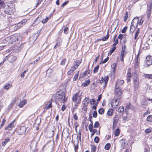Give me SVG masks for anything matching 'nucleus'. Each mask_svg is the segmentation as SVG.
<instances>
[{
  "instance_id": "nucleus-1",
  "label": "nucleus",
  "mask_w": 152,
  "mask_h": 152,
  "mask_svg": "<svg viewBox=\"0 0 152 152\" xmlns=\"http://www.w3.org/2000/svg\"><path fill=\"white\" fill-rule=\"evenodd\" d=\"M65 93L64 91L57 92L53 96L52 99H55L56 101L64 103L67 101V98H65Z\"/></svg>"
},
{
  "instance_id": "nucleus-2",
  "label": "nucleus",
  "mask_w": 152,
  "mask_h": 152,
  "mask_svg": "<svg viewBox=\"0 0 152 152\" xmlns=\"http://www.w3.org/2000/svg\"><path fill=\"white\" fill-rule=\"evenodd\" d=\"M6 7L4 11L7 14L11 15L15 11V7L12 5H11L10 6L7 5V6H6Z\"/></svg>"
},
{
  "instance_id": "nucleus-3",
  "label": "nucleus",
  "mask_w": 152,
  "mask_h": 152,
  "mask_svg": "<svg viewBox=\"0 0 152 152\" xmlns=\"http://www.w3.org/2000/svg\"><path fill=\"white\" fill-rule=\"evenodd\" d=\"M81 100V95H79V92H77L74 94L72 97V100L74 102H77V104H79Z\"/></svg>"
},
{
  "instance_id": "nucleus-4",
  "label": "nucleus",
  "mask_w": 152,
  "mask_h": 152,
  "mask_svg": "<svg viewBox=\"0 0 152 152\" xmlns=\"http://www.w3.org/2000/svg\"><path fill=\"white\" fill-rule=\"evenodd\" d=\"M10 39L11 41L13 42H18L19 40H20L21 38L20 35L17 34L11 35Z\"/></svg>"
},
{
  "instance_id": "nucleus-5",
  "label": "nucleus",
  "mask_w": 152,
  "mask_h": 152,
  "mask_svg": "<svg viewBox=\"0 0 152 152\" xmlns=\"http://www.w3.org/2000/svg\"><path fill=\"white\" fill-rule=\"evenodd\" d=\"M108 80V76H105L104 78L102 77L101 80H99V83L102 84L103 83V87L104 88H105L106 86Z\"/></svg>"
},
{
  "instance_id": "nucleus-6",
  "label": "nucleus",
  "mask_w": 152,
  "mask_h": 152,
  "mask_svg": "<svg viewBox=\"0 0 152 152\" xmlns=\"http://www.w3.org/2000/svg\"><path fill=\"white\" fill-rule=\"evenodd\" d=\"M115 94L116 96L120 99L121 98V95L122 94V91H121L119 87L115 86Z\"/></svg>"
},
{
  "instance_id": "nucleus-7",
  "label": "nucleus",
  "mask_w": 152,
  "mask_h": 152,
  "mask_svg": "<svg viewBox=\"0 0 152 152\" xmlns=\"http://www.w3.org/2000/svg\"><path fill=\"white\" fill-rule=\"evenodd\" d=\"M119 99H113L112 100V102L111 103V105L112 107L113 108H116L117 106L118 105L119 103Z\"/></svg>"
},
{
  "instance_id": "nucleus-8",
  "label": "nucleus",
  "mask_w": 152,
  "mask_h": 152,
  "mask_svg": "<svg viewBox=\"0 0 152 152\" xmlns=\"http://www.w3.org/2000/svg\"><path fill=\"white\" fill-rule=\"evenodd\" d=\"M26 129L25 127L23 126L18 129L17 132L19 134L22 135L25 134Z\"/></svg>"
},
{
  "instance_id": "nucleus-9",
  "label": "nucleus",
  "mask_w": 152,
  "mask_h": 152,
  "mask_svg": "<svg viewBox=\"0 0 152 152\" xmlns=\"http://www.w3.org/2000/svg\"><path fill=\"white\" fill-rule=\"evenodd\" d=\"M146 63L148 66L152 64V57L150 56H148L146 58Z\"/></svg>"
},
{
  "instance_id": "nucleus-10",
  "label": "nucleus",
  "mask_w": 152,
  "mask_h": 152,
  "mask_svg": "<svg viewBox=\"0 0 152 152\" xmlns=\"http://www.w3.org/2000/svg\"><path fill=\"white\" fill-rule=\"evenodd\" d=\"M15 120L13 121L5 128V130L9 131L11 130L15 127L14 122Z\"/></svg>"
},
{
  "instance_id": "nucleus-11",
  "label": "nucleus",
  "mask_w": 152,
  "mask_h": 152,
  "mask_svg": "<svg viewBox=\"0 0 152 152\" xmlns=\"http://www.w3.org/2000/svg\"><path fill=\"white\" fill-rule=\"evenodd\" d=\"M27 20L24 19L18 23L16 26H15L16 29H18L22 26L23 25L25 24V23L27 22Z\"/></svg>"
},
{
  "instance_id": "nucleus-12",
  "label": "nucleus",
  "mask_w": 152,
  "mask_h": 152,
  "mask_svg": "<svg viewBox=\"0 0 152 152\" xmlns=\"http://www.w3.org/2000/svg\"><path fill=\"white\" fill-rule=\"evenodd\" d=\"M152 7V5L151 4L149 7H148L146 11L147 17L148 19H149L150 18L151 14V10Z\"/></svg>"
},
{
  "instance_id": "nucleus-13",
  "label": "nucleus",
  "mask_w": 152,
  "mask_h": 152,
  "mask_svg": "<svg viewBox=\"0 0 152 152\" xmlns=\"http://www.w3.org/2000/svg\"><path fill=\"white\" fill-rule=\"evenodd\" d=\"M124 83V80L119 79H118L116 81L115 86L119 87L120 86L122 85Z\"/></svg>"
},
{
  "instance_id": "nucleus-14",
  "label": "nucleus",
  "mask_w": 152,
  "mask_h": 152,
  "mask_svg": "<svg viewBox=\"0 0 152 152\" xmlns=\"http://www.w3.org/2000/svg\"><path fill=\"white\" fill-rule=\"evenodd\" d=\"M41 19V17H38L37 18H36L35 19L34 22L32 24V25L33 26H34L38 25L40 22V19Z\"/></svg>"
},
{
  "instance_id": "nucleus-15",
  "label": "nucleus",
  "mask_w": 152,
  "mask_h": 152,
  "mask_svg": "<svg viewBox=\"0 0 152 152\" xmlns=\"http://www.w3.org/2000/svg\"><path fill=\"white\" fill-rule=\"evenodd\" d=\"M37 142L35 141H32L30 145V148L33 150H34L36 149Z\"/></svg>"
},
{
  "instance_id": "nucleus-16",
  "label": "nucleus",
  "mask_w": 152,
  "mask_h": 152,
  "mask_svg": "<svg viewBox=\"0 0 152 152\" xmlns=\"http://www.w3.org/2000/svg\"><path fill=\"white\" fill-rule=\"evenodd\" d=\"M119 120V116L118 115H116L114 117L113 122V128L114 127V125H116Z\"/></svg>"
},
{
  "instance_id": "nucleus-17",
  "label": "nucleus",
  "mask_w": 152,
  "mask_h": 152,
  "mask_svg": "<svg viewBox=\"0 0 152 152\" xmlns=\"http://www.w3.org/2000/svg\"><path fill=\"white\" fill-rule=\"evenodd\" d=\"M139 61L138 60V58L135 60V62L134 64V67L135 69H137L139 67Z\"/></svg>"
},
{
  "instance_id": "nucleus-18",
  "label": "nucleus",
  "mask_w": 152,
  "mask_h": 152,
  "mask_svg": "<svg viewBox=\"0 0 152 152\" xmlns=\"http://www.w3.org/2000/svg\"><path fill=\"white\" fill-rule=\"evenodd\" d=\"M63 134L67 138L69 135V130L68 129H66L63 130Z\"/></svg>"
},
{
  "instance_id": "nucleus-19",
  "label": "nucleus",
  "mask_w": 152,
  "mask_h": 152,
  "mask_svg": "<svg viewBox=\"0 0 152 152\" xmlns=\"http://www.w3.org/2000/svg\"><path fill=\"white\" fill-rule=\"evenodd\" d=\"M138 21H139V19L138 18H135L132 20L131 25L132 26H134V28H135V26H134V23H135V24H137V22H138Z\"/></svg>"
},
{
  "instance_id": "nucleus-20",
  "label": "nucleus",
  "mask_w": 152,
  "mask_h": 152,
  "mask_svg": "<svg viewBox=\"0 0 152 152\" xmlns=\"http://www.w3.org/2000/svg\"><path fill=\"white\" fill-rule=\"evenodd\" d=\"M81 63V60H77L75 62L73 66L77 68Z\"/></svg>"
},
{
  "instance_id": "nucleus-21",
  "label": "nucleus",
  "mask_w": 152,
  "mask_h": 152,
  "mask_svg": "<svg viewBox=\"0 0 152 152\" xmlns=\"http://www.w3.org/2000/svg\"><path fill=\"white\" fill-rule=\"evenodd\" d=\"M89 99V98L87 97H86L83 101V106H85L86 107H87L88 103L89 102L87 100Z\"/></svg>"
},
{
  "instance_id": "nucleus-22",
  "label": "nucleus",
  "mask_w": 152,
  "mask_h": 152,
  "mask_svg": "<svg viewBox=\"0 0 152 152\" xmlns=\"http://www.w3.org/2000/svg\"><path fill=\"white\" fill-rule=\"evenodd\" d=\"M26 104V101L25 100L20 102L18 104V106L20 108H21L23 107Z\"/></svg>"
},
{
  "instance_id": "nucleus-23",
  "label": "nucleus",
  "mask_w": 152,
  "mask_h": 152,
  "mask_svg": "<svg viewBox=\"0 0 152 152\" xmlns=\"http://www.w3.org/2000/svg\"><path fill=\"white\" fill-rule=\"evenodd\" d=\"M90 83V80H87L85 81L84 82H83L82 83V85L84 87L87 86L89 85Z\"/></svg>"
},
{
  "instance_id": "nucleus-24",
  "label": "nucleus",
  "mask_w": 152,
  "mask_h": 152,
  "mask_svg": "<svg viewBox=\"0 0 152 152\" xmlns=\"http://www.w3.org/2000/svg\"><path fill=\"white\" fill-rule=\"evenodd\" d=\"M126 49V46L125 45L123 46L122 48L121 51V53L126 54L127 52Z\"/></svg>"
},
{
  "instance_id": "nucleus-25",
  "label": "nucleus",
  "mask_w": 152,
  "mask_h": 152,
  "mask_svg": "<svg viewBox=\"0 0 152 152\" xmlns=\"http://www.w3.org/2000/svg\"><path fill=\"white\" fill-rule=\"evenodd\" d=\"M143 77L145 78H148V79H152V74H144Z\"/></svg>"
},
{
  "instance_id": "nucleus-26",
  "label": "nucleus",
  "mask_w": 152,
  "mask_h": 152,
  "mask_svg": "<svg viewBox=\"0 0 152 152\" xmlns=\"http://www.w3.org/2000/svg\"><path fill=\"white\" fill-rule=\"evenodd\" d=\"M120 133V130L119 129H115L114 134L116 136H118L119 135Z\"/></svg>"
},
{
  "instance_id": "nucleus-27",
  "label": "nucleus",
  "mask_w": 152,
  "mask_h": 152,
  "mask_svg": "<svg viewBox=\"0 0 152 152\" xmlns=\"http://www.w3.org/2000/svg\"><path fill=\"white\" fill-rule=\"evenodd\" d=\"M113 114V110L112 109H110L107 112V115L109 116H111Z\"/></svg>"
},
{
  "instance_id": "nucleus-28",
  "label": "nucleus",
  "mask_w": 152,
  "mask_h": 152,
  "mask_svg": "<svg viewBox=\"0 0 152 152\" xmlns=\"http://www.w3.org/2000/svg\"><path fill=\"white\" fill-rule=\"evenodd\" d=\"M124 107L123 106H121L118 110V112L119 113H122L124 111Z\"/></svg>"
},
{
  "instance_id": "nucleus-29",
  "label": "nucleus",
  "mask_w": 152,
  "mask_h": 152,
  "mask_svg": "<svg viewBox=\"0 0 152 152\" xmlns=\"http://www.w3.org/2000/svg\"><path fill=\"white\" fill-rule=\"evenodd\" d=\"M11 86H12V85L7 83L4 86V88L5 89L8 90L9 88H10Z\"/></svg>"
},
{
  "instance_id": "nucleus-30",
  "label": "nucleus",
  "mask_w": 152,
  "mask_h": 152,
  "mask_svg": "<svg viewBox=\"0 0 152 152\" xmlns=\"http://www.w3.org/2000/svg\"><path fill=\"white\" fill-rule=\"evenodd\" d=\"M148 104V102H147V100L145 99H143L141 103V104L142 105H147Z\"/></svg>"
},
{
  "instance_id": "nucleus-31",
  "label": "nucleus",
  "mask_w": 152,
  "mask_h": 152,
  "mask_svg": "<svg viewBox=\"0 0 152 152\" xmlns=\"http://www.w3.org/2000/svg\"><path fill=\"white\" fill-rule=\"evenodd\" d=\"M147 120L151 123H152V115H149L147 117Z\"/></svg>"
},
{
  "instance_id": "nucleus-32",
  "label": "nucleus",
  "mask_w": 152,
  "mask_h": 152,
  "mask_svg": "<svg viewBox=\"0 0 152 152\" xmlns=\"http://www.w3.org/2000/svg\"><path fill=\"white\" fill-rule=\"evenodd\" d=\"M134 91H135L136 90V88L138 87V81L134 82Z\"/></svg>"
},
{
  "instance_id": "nucleus-33",
  "label": "nucleus",
  "mask_w": 152,
  "mask_h": 152,
  "mask_svg": "<svg viewBox=\"0 0 152 152\" xmlns=\"http://www.w3.org/2000/svg\"><path fill=\"white\" fill-rule=\"evenodd\" d=\"M104 109L103 108H101L98 110V113L100 114H102L104 112Z\"/></svg>"
},
{
  "instance_id": "nucleus-34",
  "label": "nucleus",
  "mask_w": 152,
  "mask_h": 152,
  "mask_svg": "<svg viewBox=\"0 0 152 152\" xmlns=\"http://www.w3.org/2000/svg\"><path fill=\"white\" fill-rule=\"evenodd\" d=\"M110 147V143H107L105 146L104 148L106 150L109 149Z\"/></svg>"
},
{
  "instance_id": "nucleus-35",
  "label": "nucleus",
  "mask_w": 152,
  "mask_h": 152,
  "mask_svg": "<svg viewBox=\"0 0 152 152\" xmlns=\"http://www.w3.org/2000/svg\"><path fill=\"white\" fill-rule=\"evenodd\" d=\"M109 34H108V32H107V35L105 37H104L102 38V39H101L100 40H102L103 41H105L107 40L108 39V38L109 37Z\"/></svg>"
},
{
  "instance_id": "nucleus-36",
  "label": "nucleus",
  "mask_w": 152,
  "mask_h": 152,
  "mask_svg": "<svg viewBox=\"0 0 152 152\" xmlns=\"http://www.w3.org/2000/svg\"><path fill=\"white\" fill-rule=\"evenodd\" d=\"M10 140V139L8 138L5 139V141L2 142V144L3 146H5V145Z\"/></svg>"
},
{
  "instance_id": "nucleus-37",
  "label": "nucleus",
  "mask_w": 152,
  "mask_h": 152,
  "mask_svg": "<svg viewBox=\"0 0 152 152\" xmlns=\"http://www.w3.org/2000/svg\"><path fill=\"white\" fill-rule=\"evenodd\" d=\"M116 48L115 46L114 47L110 49V50L109 52V53L111 55L115 50Z\"/></svg>"
},
{
  "instance_id": "nucleus-38",
  "label": "nucleus",
  "mask_w": 152,
  "mask_h": 152,
  "mask_svg": "<svg viewBox=\"0 0 152 152\" xmlns=\"http://www.w3.org/2000/svg\"><path fill=\"white\" fill-rule=\"evenodd\" d=\"M140 33V30L139 28H138V30L136 32L134 39H137V37H138V34H139Z\"/></svg>"
},
{
  "instance_id": "nucleus-39",
  "label": "nucleus",
  "mask_w": 152,
  "mask_h": 152,
  "mask_svg": "<svg viewBox=\"0 0 152 152\" xmlns=\"http://www.w3.org/2000/svg\"><path fill=\"white\" fill-rule=\"evenodd\" d=\"M66 60L65 58L63 59L60 63V65L62 66H64L66 63Z\"/></svg>"
},
{
  "instance_id": "nucleus-40",
  "label": "nucleus",
  "mask_w": 152,
  "mask_h": 152,
  "mask_svg": "<svg viewBox=\"0 0 152 152\" xmlns=\"http://www.w3.org/2000/svg\"><path fill=\"white\" fill-rule=\"evenodd\" d=\"M96 147L95 145H92L91 148V152H95Z\"/></svg>"
},
{
  "instance_id": "nucleus-41",
  "label": "nucleus",
  "mask_w": 152,
  "mask_h": 152,
  "mask_svg": "<svg viewBox=\"0 0 152 152\" xmlns=\"http://www.w3.org/2000/svg\"><path fill=\"white\" fill-rule=\"evenodd\" d=\"M116 64H113L112 66H111L112 67V69H113V71L114 73H115V68L116 67Z\"/></svg>"
},
{
  "instance_id": "nucleus-42",
  "label": "nucleus",
  "mask_w": 152,
  "mask_h": 152,
  "mask_svg": "<svg viewBox=\"0 0 152 152\" xmlns=\"http://www.w3.org/2000/svg\"><path fill=\"white\" fill-rule=\"evenodd\" d=\"M81 130L80 129L78 131V136H77V137H79V140L80 141H81Z\"/></svg>"
},
{
  "instance_id": "nucleus-43",
  "label": "nucleus",
  "mask_w": 152,
  "mask_h": 152,
  "mask_svg": "<svg viewBox=\"0 0 152 152\" xmlns=\"http://www.w3.org/2000/svg\"><path fill=\"white\" fill-rule=\"evenodd\" d=\"M126 55V54H125L121 53L120 56H121V61L122 62H123L124 61V56L125 55Z\"/></svg>"
},
{
  "instance_id": "nucleus-44",
  "label": "nucleus",
  "mask_w": 152,
  "mask_h": 152,
  "mask_svg": "<svg viewBox=\"0 0 152 152\" xmlns=\"http://www.w3.org/2000/svg\"><path fill=\"white\" fill-rule=\"evenodd\" d=\"M52 107V103L51 102L50 103H49V104L48 105L47 104L46 105V107L45 108H46V109H48L50 108H51Z\"/></svg>"
},
{
  "instance_id": "nucleus-45",
  "label": "nucleus",
  "mask_w": 152,
  "mask_h": 152,
  "mask_svg": "<svg viewBox=\"0 0 152 152\" xmlns=\"http://www.w3.org/2000/svg\"><path fill=\"white\" fill-rule=\"evenodd\" d=\"M88 128L90 131V132H92V130L93 129V124H90L88 126Z\"/></svg>"
},
{
  "instance_id": "nucleus-46",
  "label": "nucleus",
  "mask_w": 152,
  "mask_h": 152,
  "mask_svg": "<svg viewBox=\"0 0 152 152\" xmlns=\"http://www.w3.org/2000/svg\"><path fill=\"white\" fill-rule=\"evenodd\" d=\"M89 102H91V104H94L95 103L96 100L94 99H89Z\"/></svg>"
},
{
  "instance_id": "nucleus-47",
  "label": "nucleus",
  "mask_w": 152,
  "mask_h": 152,
  "mask_svg": "<svg viewBox=\"0 0 152 152\" xmlns=\"http://www.w3.org/2000/svg\"><path fill=\"white\" fill-rule=\"evenodd\" d=\"M94 142L96 143H97L99 142V138L98 137H95L94 139Z\"/></svg>"
},
{
  "instance_id": "nucleus-48",
  "label": "nucleus",
  "mask_w": 152,
  "mask_h": 152,
  "mask_svg": "<svg viewBox=\"0 0 152 152\" xmlns=\"http://www.w3.org/2000/svg\"><path fill=\"white\" fill-rule=\"evenodd\" d=\"M99 65L95 67L94 69V73H96L99 69Z\"/></svg>"
},
{
  "instance_id": "nucleus-49",
  "label": "nucleus",
  "mask_w": 152,
  "mask_h": 152,
  "mask_svg": "<svg viewBox=\"0 0 152 152\" xmlns=\"http://www.w3.org/2000/svg\"><path fill=\"white\" fill-rule=\"evenodd\" d=\"M79 71H78V73L76 74L73 78V80L75 81L76 80L77 78L78 77L79 75Z\"/></svg>"
},
{
  "instance_id": "nucleus-50",
  "label": "nucleus",
  "mask_w": 152,
  "mask_h": 152,
  "mask_svg": "<svg viewBox=\"0 0 152 152\" xmlns=\"http://www.w3.org/2000/svg\"><path fill=\"white\" fill-rule=\"evenodd\" d=\"M28 71L27 69L25 70L20 75V77L22 78H24V74L26 73V72Z\"/></svg>"
},
{
  "instance_id": "nucleus-51",
  "label": "nucleus",
  "mask_w": 152,
  "mask_h": 152,
  "mask_svg": "<svg viewBox=\"0 0 152 152\" xmlns=\"http://www.w3.org/2000/svg\"><path fill=\"white\" fill-rule=\"evenodd\" d=\"M99 126V123L98 121H96L94 124V128H98Z\"/></svg>"
},
{
  "instance_id": "nucleus-52",
  "label": "nucleus",
  "mask_w": 152,
  "mask_h": 152,
  "mask_svg": "<svg viewBox=\"0 0 152 152\" xmlns=\"http://www.w3.org/2000/svg\"><path fill=\"white\" fill-rule=\"evenodd\" d=\"M97 132V130L96 129H94L92 130V133L91 134V136L92 137L93 136L94 134L96 132Z\"/></svg>"
},
{
  "instance_id": "nucleus-53",
  "label": "nucleus",
  "mask_w": 152,
  "mask_h": 152,
  "mask_svg": "<svg viewBox=\"0 0 152 152\" xmlns=\"http://www.w3.org/2000/svg\"><path fill=\"white\" fill-rule=\"evenodd\" d=\"M4 2L2 0H0V9H1L4 6Z\"/></svg>"
},
{
  "instance_id": "nucleus-54",
  "label": "nucleus",
  "mask_w": 152,
  "mask_h": 152,
  "mask_svg": "<svg viewBox=\"0 0 152 152\" xmlns=\"http://www.w3.org/2000/svg\"><path fill=\"white\" fill-rule=\"evenodd\" d=\"M128 13L127 12H126L125 14V16L124 17V22L126 21V20H127V18L128 17Z\"/></svg>"
},
{
  "instance_id": "nucleus-55",
  "label": "nucleus",
  "mask_w": 152,
  "mask_h": 152,
  "mask_svg": "<svg viewBox=\"0 0 152 152\" xmlns=\"http://www.w3.org/2000/svg\"><path fill=\"white\" fill-rule=\"evenodd\" d=\"M5 122H6V120H5V119H3L2 121L1 124V126H0V128H1L3 126V125H4V124L5 123Z\"/></svg>"
},
{
  "instance_id": "nucleus-56",
  "label": "nucleus",
  "mask_w": 152,
  "mask_h": 152,
  "mask_svg": "<svg viewBox=\"0 0 152 152\" xmlns=\"http://www.w3.org/2000/svg\"><path fill=\"white\" fill-rule=\"evenodd\" d=\"M90 70H87L86 71L84 72L83 74L84 75H87L88 74H90Z\"/></svg>"
},
{
  "instance_id": "nucleus-57",
  "label": "nucleus",
  "mask_w": 152,
  "mask_h": 152,
  "mask_svg": "<svg viewBox=\"0 0 152 152\" xmlns=\"http://www.w3.org/2000/svg\"><path fill=\"white\" fill-rule=\"evenodd\" d=\"M93 115V117L94 118H96L97 117V113L96 111H95L94 112Z\"/></svg>"
},
{
  "instance_id": "nucleus-58",
  "label": "nucleus",
  "mask_w": 152,
  "mask_h": 152,
  "mask_svg": "<svg viewBox=\"0 0 152 152\" xmlns=\"http://www.w3.org/2000/svg\"><path fill=\"white\" fill-rule=\"evenodd\" d=\"M48 17H46L45 19H43L42 21V22L43 23H45L48 20Z\"/></svg>"
},
{
  "instance_id": "nucleus-59",
  "label": "nucleus",
  "mask_w": 152,
  "mask_h": 152,
  "mask_svg": "<svg viewBox=\"0 0 152 152\" xmlns=\"http://www.w3.org/2000/svg\"><path fill=\"white\" fill-rule=\"evenodd\" d=\"M127 28V27L126 26L125 27H124L121 30V32L122 33H125Z\"/></svg>"
},
{
  "instance_id": "nucleus-60",
  "label": "nucleus",
  "mask_w": 152,
  "mask_h": 152,
  "mask_svg": "<svg viewBox=\"0 0 152 152\" xmlns=\"http://www.w3.org/2000/svg\"><path fill=\"white\" fill-rule=\"evenodd\" d=\"M143 22V20H142V18H141L140 20V21H138V22H137V24H138L139 25H141L142 23Z\"/></svg>"
},
{
  "instance_id": "nucleus-61",
  "label": "nucleus",
  "mask_w": 152,
  "mask_h": 152,
  "mask_svg": "<svg viewBox=\"0 0 152 152\" xmlns=\"http://www.w3.org/2000/svg\"><path fill=\"white\" fill-rule=\"evenodd\" d=\"M144 152H149V148L148 147H147L144 148Z\"/></svg>"
},
{
  "instance_id": "nucleus-62",
  "label": "nucleus",
  "mask_w": 152,
  "mask_h": 152,
  "mask_svg": "<svg viewBox=\"0 0 152 152\" xmlns=\"http://www.w3.org/2000/svg\"><path fill=\"white\" fill-rule=\"evenodd\" d=\"M151 132V130L150 129H146L145 130V132L146 133H149Z\"/></svg>"
},
{
  "instance_id": "nucleus-63",
  "label": "nucleus",
  "mask_w": 152,
  "mask_h": 152,
  "mask_svg": "<svg viewBox=\"0 0 152 152\" xmlns=\"http://www.w3.org/2000/svg\"><path fill=\"white\" fill-rule=\"evenodd\" d=\"M68 30V27H66L64 30V31L65 34H67L68 33L67 31Z\"/></svg>"
},
{
  "instance_id": "nucleus-64",
  "label": "nucleus",
  "mask_w": 152,
  "mask_h": 152,
  "mask_svg": "<svg viewBox=\"0 0 152 152\" xmlns=\"http://www.w3.org/2000/svg\"><path fill=\"white\" fill-rule=\"evenodd\" d=\"M132 25H131L130 27V32H131L132 33H133L134 32V29L132 27Z\"/></svg>"
}]
</instances>
